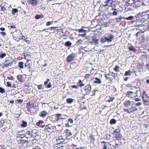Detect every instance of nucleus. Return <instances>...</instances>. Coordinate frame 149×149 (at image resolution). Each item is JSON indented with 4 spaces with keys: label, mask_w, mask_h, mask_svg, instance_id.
Segmentation results:
<instances>
[{
    "label": "nucleus",
    "mask_w": 149,
    "mask_h": 149,
    "mask_svg": "<svg viewBox=\"0 0 149 149\" xmlns=\"http://www.w3.org/2000/svg\"><path fill=\"white\" fill-rule=\"evenodd\" d=\"M30 86V85L29 82H26L24 85V87H29Z\"/></svg>",
    "instance_id": "obj_59"
},
{
    "label": "nucleus",
    "mask_w": 149,
    "mask_h": 149,
    "mask_svg": "<svg viewBox=\"0 0 149 149\" xmlns=\"http://www.w3.org/2000/svg\"><path fill=\"white\" fill-rule=\"evenodd\" d=\"M102 25L105 27H107V22H104L103 24H102Z\"/></svg>",
    "instance_id": "obj_57"
},
{
    "label": "nucleus",
    "mask_w": 149,
    "mask_h": 149,
    "mask_svg": "<svg viewBox=\"0 0 149 149\" xmlns=\"http://www.w3.org/2000/svg\"><path fill=\"white\" fill-rule=\"evenodd\" d=\"M86 30H84L83 29H78V32L79 33H86Z\"/></svg>",
    "instance_id": "obj_50"
},
{
    "label": "nucleus",
    "mask_w": 149,
    "mask_h": 149,
    "mask_svg": "<svg viewBox=\"0 0 149 149\" xmlns=\"http://www.w3.org/2000/svg\"><path fill=\"white\" fill-rule=\"evenodd\" d=\"M114 97H109V100H108L107 101L108 102H110L113 101V100L114 99Z\"/></svg>",
    "instance_id": "obj_53"
},
{
    "label": "nucleus",
    "mask_w": 149,
    "mask_h": 149,
    "mask_svg": "<svg viewBox=\"0 0 149 149\" xmlns=\"http://www.w3.org/2000/svg\"><path fill=\"white\" fill-rule=\"evenodd\" d=\"M145 38L143 35H141L139 38L138 41L139 44H141L145 41Z\"/></svg>",
    "instance_id": "obj_17"
},
{
    "label": "nucleus",
    "mask_w": 149,
    "mask_h": 149,
    "mask_svg": "<svg viewBox=\"0 0 149 149\" xmlns=\"http://www.w3.org/2000/svg\"><path fill=\"white\" fill-rule=\"evenodd\" d=\"M32 133V130L30 129L29 130H27L25 134V136L27 138H32V136L33 137L34 136H33Z\"/></svg>",
    "instance_id": "obj_14"
},
{
    "label": "nucleus",
    "mask_w": 149,
    "mask_h": 149,
    "mask_svg": "<svg viewBox=\"0 0 149 149\" xmlns=\"http://www.w3.org/2000/svg\"><path fill=\"white\" fill-rule=\"evenodd\" d=\"M101 142L102 143H105V144L103 146V148L102 149H107V145L105 144L106 142L104 141H102Z\"/></svg>",
    "instance_id": "obj_47"
},
{
    "label": "nucleus",
    "mask_w": 149,
    "mask_h": 149,
    "mask_svg": "<svg viewBox=\"0 0 149 149\" xmlns=\"http://www.w3.org/2000/svg\"><path fill=\"white\" fill-rule=\"evenodd\" d=\"M48 114L46 111H42L40 114V116L43 118H45L48 115Z\"/></svg>",
    "instance_id": "obj_23"
},
{
    "label": "nucleus",
    "mask_w": 149,
    "mask_h": 149,
    "mask_svg": "<svg viewBox=\"0 0 149 149\" xmlns=\"http://www.w3.org/2000/svg\"><path fill=\"white\" fill-rule=\"evenodd\" d=\"M24 41L26 42L27 43H30L31 42V40L28 38H26L24 39Z\"/></svg>",
    "instance_id": "obj_49"
},
{
    "label": "nucleus",
    "mask_w": 149,
    "mask_h": 149,
    "mask_svg": "<svg viewBox=\"0 0 149 149\" xmlns=\"http://www.w3.org/2000/svg\"><path fill=\"white\" fill-rule=\"evenodd\" d=\"M138 111V109L132 105L128 109L124 108L123 109V111L124 112H127V113L131 114L133 113L134 112Z\"/></svg>",
    "instance_id": "obj_5"
},
{
    "label": "nucleus",
    "mask_w": 149,
    "mask_h": 149,
    "mask_svg": "<svg viewBox=\"0 0 149 149\" xmlns=\"http://www.w3.org/2000/svg\"><path fill=\"white\" fill-rule=\"evenodd\" d=\"M124 17H122L121 16H120V17L116 18V19L117 22H119L121 21V19H124Z\"/></svg>",
    "instance_id": "obj_44"
},
{
    "label": "nucleus",
    "mask_w": 149,
    "mask_h": 149,
    "mask_svg": "<svg viewBox=\"0 0 149 149\" xmlns=\"http://www.w3.org/2000/svg\"><path fill=\"white\" fill-rule=\"evenodd\" d=\"M56 128L55 126H52L51 124H48L46 125L44 130L45 132H52Z\"/></svg>",
    "instance_id": "obj_8"
},
{
    "label": "nucleus",
    "mask_w": 149,
    "mask_h": 149,
    "mask_svg": "<svg viewBox=\"0 0 149 149\" xmlns=\"http://www.w3.org/2000/svg\"><path fill=\"white\" fill-rule=\"evenodd\" d=\"M55 115L56 116L55 118H56V121H58L59 119L62 118H61L62 116V114L61 113L55 114Z\"/></svg>",
    "instance_id": "obj_27"
},
{
    "label": "nucleus",
    "mask_w": 149,
    "mask_h": 149,
    "mask_svg": "<svg viewBox=\"0 0 149 149\" xmlns=\"http://www.w3.org/2000/svg\"><path fill=\"white\" fill-rule=\"evenodd\" d=\"M137 15L138 16V15L141 16V18L139 19V20L142 22H143L147 20L148 19V12H144L142 13H139Z\"/></svg>",
    "instance_id": "obj_3"
},
{
    "label": "nucleus",
    "mask_w": 149,
    "mask_h": 149,
    "mask_svg": "<svg viewBox=\"0 0 149 149\" xmlns=\"http://www.w3.org/2000/svg\"><path fill=\"white\" fill-rule=\"evenodd\" d=\"M50 118L51 120L52 121H57V120H56V118L55 116V114L51 116L50 117Z\"/></svg>",
    "instance_id": "obj_35"
},
{
    "label": "nucleus",
    "mask_w": 149,
    "mask_h": 149,
    "mask_svg": "<svg viewBox=\"0 0 149 149\" xmlns=\"http://www.w3.org/2000/svg\"><path fill=\"white\" fill-rule=\"evenodd\" d=\"M6 56V54L5 53L2 54L0 55V58H3Z\"/></svg>",
    "instance_id": "obj_54"
},
{
    "label": "nucleus",
    "mask_w": 149,
    "mask_h": 149,
    "mask_svg": "<svg viewBox=\"0 0 149 149\" xmlns=\"http://www.w3.org/2000/svg\"><path fill=\"white\" fill-rule=\"evenodd\" d=\"M120 130L119 129H117L113 132L115 138L117 140H119L122 138V135L120 134Z\"/></svg>",
    "instance_id": "obj_6"
},
{
    "label": "nucleus",
    "mask_w": 149,
    "mask_h": 149,
    "mask_svg": "<svg viewBox=\"0 0 149 149\" xmlns=\"http://www.w3.org/2000/svg\"><path fill=\"white\" fill-rule=\"evenodd\" d=\"M63 139L61 136H59L58 137V139H56V142H57L58 143H60L61 142H62V141H59L61 140H63Z\"/></svg>",
    "instance_id": "obj_34"
},
{
    "label": "nucleus",
    "mask_w": 149,
    "mask_h": 149,
    "mask_svg": "<svg viewBox=\"0 0 149 149\" xmlns=\"http://www.w3.org/2000/svg\"><path fill=\"white\" fill-rule=\"evenodd\" d=\"M26 108L27 109V111L29 112H31V109L34 108L35 107H34V104L32 102H31L29 101L26 104Z\"/></svg>",
    "instance_id": "obj_10"
},
{
    "label": "nucleus",
    "mask_w": 149,
    "mask_h": 149,
    "mask_svg": "<svg viewBox=\"0 0 149 149\" xmlns=\"http://www.w3.org/2000/svg\"><path fill=\"white\" fill-rule=\"evenodd\" d=\"M133 99H134L135 102H138V101H140V100H141L139 98H135Z\"/></svg>",
    "instance_id": "obj_62"
},
{
    "label": "nucleus",
    "mask_w": 149,
    "mask_h": 149,
    "mask_svg": "<svg viewBox=\"0 0 149 149\" xmlns=\"http://www.w3.org/2000/svg\"><path fill=\"white\" fill-rule=\"evenodd\" d=\"M141 96L143 104L146 105H148L149 104V97L145 91H144L143 92Z\"/></svg>",
    "instance_id": "obj_2"
},
{
    "label": "nucleus",
    "mask_w": 149,
    "mask_h": 149,
    "mask_svg": "<svg viewBox=\"0 0 149 149\" xmlns=\"http://www.w3.org/2000/svg\"><path fill=\"white\" fill-rule=\"evenodd\" d=\"M95 80L94 81V83L98 84H100L102 83V81L99 78L97 77H95Z\"/></svg>",
    "instance_id": "obj_26"
},
{
    "label": "nucleus",
    "mask_w": 149,
    "mask_h": 149,
    "mask_svg": "<svg viewBox=\"0 0 149 149\" xmlns=\"http://www.w3.org/2000/svg\"><path fill=\"white\" fill-rule=\"evenodd\" d=\"M18 10L16 8H13L12 9V15H14L15 13H17Z\"/></svg>",
    "instance_id": "obj_43"
},
{
    "label": "nucleus",
    "mask_w": 149,
    "mask_h": 149,
    "mask_svg": "<svg viewBox=\"0 0 149 149\" xmlns=\"http://www.w3.org/2000/svg\"><path fill=\"white\" fill-rule=\"evenodd\" d=\"M107 6H105L104 5H103L100 6L99 8V10L101 12V13H104L107 10V8H106Z\"/></svg>",
    "instance_id": "obj_19"
},
{
    "label": "nucleus",
    "mask_w": 149,
    "mask_h": 149,
    "mask_svg": "<svg viewBox=\"0 0 149 149\" xmlns=\"http://www.w3.org/2000/svg\"><path fill=\"white\" fill-rule=\"evenodd\" d=\"M17 101H18V103L21 104L23 102V100H22V99H19V100H17Z\"/></svg>",
    "instance_id": "obj_61"
},
{
    "label": "nucleus",
    "mask_w": 149,
    "mask_h": 149,
    "mask_svg": "<svg viewBox=\"0 0 149 149\" xmlns=\"http://www.w3.org/2000/svg\"><path fill=\"white\" fill-rule=\"evenodd\" d=\"M109 76L113 77L114 79H115L118 77V74L114 73L112 72H109L108 74H106L105 75V77L106 79H109L111 81L113 80V78H111L109 77Z\"/></svg>",
    "instance_id": "obj_7"
},
{
    "label": "nucleus",
    "mask_w": 149,
    "mask_h": 149,
    "mask_svg": "<svg viewBox=\"0 0 149 149\" xmlns=\"http://www.w3.org/2000/svg\"><path fill=\"white\" fill-rule=\"evenodd\" d=\"M66 101L68 104H70L73 102V100L72 98H68L66 100Z\"/></svg>",
    "instance_id": "obj_30"
},
{
    "label": "nucleus",
    "mask_w": 149,
    "mask_h": 149,
    "mask_svg": "<svg viewBox=\"0 0 149 149\" xmlns=\"http://www.w3.org/2000/svg\"><path fill=\"white\" fill-rule=\"evenodd\" d=\"M6 84H7V86H8V87H11V83H10V82L9 81H8L6 83Z\"/></svg>",
    "instance_id": "obj_63"
},
{
    "label": "nucleus",
    "mask_w": 149,
    "mask_h": 149,
    "mask_svg": "<svg viewBox=\"0 0 149 149\" xmlns=\"http://www.w3.org/2000/svg\"><path fill=\"white\" fill-rule=\"evenodd\" d=\"M28 2L29 4L32 5L33 6H35L38 4L37 0H28Z\"/></svg>",
    "instance_id": "obj_18"
},
{
    "label": "nucleus",
    "mask_w": 149,
    "mask_h": 149,
    "mask_svg": "<svg viewBox=\"0 0 149 149\" xmlns=\"http://www.w3.org/2000/svg\"><path fill=\"white\" fill-rule=\"evenodd\" d=\"M53 21L51 22H48L46 23V25L47 26H49L51 24V23H53Z\"/></svg>",
    "instance_id": "obj_60"
},
{
    "label": "nucleus",
    "mask_w": 149,
    "mask_h": 149,
    "mask_svg": "<svg viewBox=\"0 0 149 149\" xmlns=\"http://www.w3.org/2000/svg\"><path fill=\"white\" fill-rule=\"evenodd\" d=\"M116 120L112 118L110 120V123L111 124H115L116 123Z\"/></svg>",
    "instance_id": "obj_45"
},
{
    "label": "nucleus",
    "mask_w": 149,
    "mask_h": 149,
    "mask_svg": "<svg viewBox=\"0 0 149 149\" xmlns=\"http://www.w3.org/2000/svg\"><path fill=\"white\" fill-rule=\"evenodd\" d=\"M32 149H43L38 145H36L34 147H33Z\"/></svg>",
    "instance_id": "obj_48"
},
{
    "label": "nucleus",
    "mask_w": 149,
    "mask_h": 149,
    "mask_svg": "<svg viewBox=\"0 0 149 149\" xmlns=\"http://www.w3.org/2000/svg\"><path fill=\"white\" fill-rule=\"evenodd\" d=\"M6 123V121L4 120H2L0 121V127H2Z\"/></svg>",
    "instance_id": "obj_40"
},
{
    "label": "nucleus",
    "mask_w": 149,
    "mask_h": 149,
    "mask_svg": "<svg viewBox=\"0 0 149 149\" xmlns=\"http://www.w3.org/2000/svg\"><path fill=\"white\" fill-rule=\"evenodd\" d=\"M126 96L129 98H132L133 99L135 97L134 93L132 91H128L126 94Z\"/></svg>",
    "instance_id": "obj_13"
},
{
    "label": "nucleus",
    "mask_w": 149,
    "mask_h": 149,
    "mask_svg": "<svg viewBox=\"0 0 149 149\" xmlns=\"http://www.w3.org/2000/svg\"><path fill=\"white\" fill-rule=\"evenodd\" d=\"M126 86L130 88V89H132V86L130 84H128L126 85Z\"/></svg>",
    "instance_id": "obj_51"
},
{
    "label": "nucleus",
    "mask_w": 149,
    "mask_h": 149,
    "mask_svg": "<svg viewBox=\"0 0 149 149\" xmlns=\"http://www.w3.org/2000/svg\"><path fill=\"white\" fill-rule=\"evenodd\" d=\"M141 93V89L139 88L138 89L136 90V91L134 92V94L135 95V96H139L138 95L139 94H140Z\"/></svg>",
    "instance_id": "obj_29"
},
{
    "label": "nucleus",
    "mask_w": 149,
    "mask_h": 149,
    "mask_svg": "<svg viewBox=\"0 0 149 149\" xmlns=\"http://www.w3.org/2000/svg\"><path fill=\"white\" fill-rule=\"evenodd\" d=\"M44 17V16L43 15H36L35 17V18L36 19H38L40 18H42Z\"/></svg>",
    "instance_id": "obj_31"
},
{
    "label": "nucleus",
    "mask_w": 149,
    "mask_h": 149,
    "mask_svg": "<svg viewBox=\"0 0 149 149\" xmlns=\"http://www.w3.org/2000/svg\"><path fill=\"white\" fill-rule=\"evenodd\" d=\"M27 126V123L26 122L23 121L22 122V124L21 125L22 127H25Z\"/></svg>",
    "instance_id": "obj_37"
},
{
    "label": "nucleus",
    "mask_w": 149,
    "mask_h": 149,
    "mask_svg": "<svg viewBox=\"0 0 149 149\" xmlns=\"http://www.w3.org/2000/svg\"><path fill=\"white\" fill-rule=\"evenodd\" d=\"M121 7L119 6L118 7L116 8L115 6L114 8L112 7L111 10H110L109 12V15L111 16H116L119 13V12H121L122 11L121 9Z\"/></svg>",
    "instance_id": "obj_1"
},
{
    "label": "nucleus",
    "mask_w": 149,
    "mask_h": 149,
    "mask_svg": "<svg viewBox=\"0 0 149 149\" xmlns=\"http://www.w3.org/2000/svg\"><path fill=\"white\" fill-rule=\"evenodd\" d=\"M132 72L129 70L128 71H126L124 75L125 76H130Z\"/></svg>",
    "instance_id": "obj_33"
},
{
    "label": "nucleus",
    "mask_w": 149,
    "mask_h": 149,
    "mask_svg": "<svg viewBox=\"0 0 149 149\" xmlns=\"http://www.w3.org/2000/svg\"><path fill=\"white\" fill-rule=\"evenodd\" d=\"M64 133L65 134L66 138L72 135V134L70 132V131L68 129H66L64 131Z\"/></svg>",
    "instance_id": "obj_22"
},
{
    "label": "nucleus",
    "mask_w": 149,
    "mask_h": 149,
    "mask_svg": "<svg viewBox=\"0 0 149 149\" xmlns=\"http://www.w3.org/2000/svg\"><path fill=\"white\" fill-rule=\"evenodd\" d=\"M119 66L116 65L115 66L114 68H113V70L115 71L116 72H118L119 71Z\"/></svg>",
    "instance_id": "obj_36"
},
{
    "label": "nucleus",
    "mask_w": 149,
    "mask_h": 149,
    "mask_svg": "<svg viewBox=\"0 0 149 149\" xmlns=\"http://www.w3.org/2000/svg\"><path fill=\"white\" fill-rule=\"evenodd\" d=\"M21 142L23 144H25L26 145H27V144L29 143V141L28 140H24L22 139L21 140Z\"/></svg>",
    "instance_id": "obj_42"
},
{
    "label": "nucleus",
    "mask_w": 149,
    "mask_h": 149,
    "mask_svg": "<svg viewBox=\"0 0 149 149\" xmlns=\"http://www.w3.org/2000/svg\"><path fill=\"white\" fill-rule=\"evenodd\" d=\"M6 10V8L4 6H1V9H0V11H3V12H4V11Z\"/></svg>",
    "instance_id": "obj_56"
},
{
    "label": "nucleus",
    "mask_w": 149,
    "mask_h": 149,
    "mask_svg": "<svg viewBox=\"0 0 149 149\" xmlns=\"http://www.w3.org/2000/svg\"><path fill=\"white\" fill-rule=\"evenodd\" d=\"M84 39H79L77 40L75 44V46H80L84 44Z\"/></svg>",
    "instance_id": "obj_15"
},
{
    "label": "nucleus",
    "mask_w": 149,
    "mask_h": 149,
    "mask_svg": "<svg viewBox=\"0 0 149 149\" xmlns=\"http://www.w3.org/2000/svg\"><path fill=\"white\" fill-rule=\"evenodd\" d=\"M133 4L134 6L136 7H139L141 6L143 4L142 0H132Z\"/></svg>",
    "instance_id": "obj_9"
},
{
    "label": "nucleus",
    "mask_w": 149,
    "mask_h": 149,
    "mask_svg": "<svg viewBox=\"0 0 149 149\" xmlns=\"http://www.w3.org/2000/svg\"><path fill=\"white\" fill-rule=\"evenodd\" d=\"M92 41L91 42L93 43H95L97 44L98 43V40L95 37H92Z\"/></svg>",
    "instance_id": "obj_28"
},
{
    "label": "nucleus",
    "mask_w": 149,
    "mask_h": 149,
    "mask_svg": "<svg viewBox=\"0 0 149 149\" xmlns=\"http://www.w3.org/2000/svg\"><path fill=\"white\" fill-rule=\"evenodd\" d=\"M72 45V43L70 41H67L65 43V46L69 47Z\"/></svg>",
    "instance_id": "obj_39"
},
{
    "label": "nucleus",
    "mask_w": 149,
    "mask_h": 149,
    "mask_svg": "<svg viewBox=\"0 0 149 149\" xmlns=\"http://www.w3.org/2000/svg\"><path fill=\"white\" fill-rule=\"evenodd\" d=\"M77 84L78 86L81 87L84 85V84L82 83V81L81 80H79L78 82H77Z\"/></svg>",
    "instance_id": "obj_32"
},
{
    "label": "nucleus",
    "mask_w": 149,
    "mask_h": 149,
    "mask_svg": "<svg viewBox=\"0 0 149 149\" xmlns=\"http://www.w3.org/2000/svg\"><path fill=\"white\" fill-rule=\"evenodd\" d=\"M0 92L1 93H5V90L3 88L1 87H0Z\"/></svg>",
    "instance_id": "obj_52"
},
{
    "label": "nucleus",
    "mask_w": 149,
    "mask_h": 149,
    "mask_svg": "<svg viewBox=\"0 0 149 149\" xmlns=\"http://www.w3.org/2000/svg\"><path fill=\"white\" fill-rule=\"evenodd\" d=\"M75 57V55L74 54H71L67 57L66 59L67 62L68 63L72 62L74 60V58Z\"/></svg>",
    "instance_id": "obj_11"
},
{
    "label": "nucleus",
    "mask_w": 149,
    "mask_h": 149,
    "mask_svg": "<svg viewBox=\"0 0 149 149\" xmlns=\"http://www.w3.org/2000/svg\"><path fill=\"white\" fill-rule=\"evenodd\" d=\"M38 90H40L42 88V85H39L38 86Z\"/></svg>",
    "instance_id": "obj_64"
},
{
    "label": "nucleus",
    "mask_w": 149,
    "mask_h": 149,
    "mask_svg": "<svg viewBox=\"0 0 149 149\" xmlns=\"http://www.w3.org/2000/svg\"><path fill=\"white\" fill-rule=\"evenodd\" d=\"M23 64V62H20L18 63V67L21 69H22L24 68Z\"/></svg>",
    "instance_id": "obj_38"
},
{
    "label": "nucleus",
    "mask_w": 149,
    "mask_h": 149,
    "mask_svg": "<svg viewBox=\"0 0 149 149\" xmlns=\"http://www.w3.org/2000/svg\"><path fill=\"white\" fill-rule=\"evenodd\" d=\"M83 89L86 94H89L91 90V86L90 84H87L84 88Z\"/></svg>",
    "instance_id": "obj_12"
},
{
    "label": "nucleus",
    "mask_w": 149,
    "mask_h": 149,
    "mask_svg": "<svg viewBox=\"0 0 149 149\" xmlns=\"http://www.w3.org/2000/svg\"><path fill=\"white\" fill-rule=\"evenodd\" d=\"M113 37V35L112 34H110L107 37H103L101 38V42L102 43H104L106 41L108 42H111L112 40Z\"/></svg>",
    "instance_id": "obj_4"
},
{
    "label": "nucleus",
    "mask_w": 149,
    "mask_h": 149,
    "mask_svg": "<svg viewBox=\"0 0 149 149\" xmlns=\"http://www.w3.org/2000/svg\"><path fill=\"white\" fill-rule=\"evenodd\" d=\"M17 78L18 81L21 83L23 82L24 81V79L22 75L19 74L17 76Z\"/></svg>",
    "instance_id": "obj_20"
},
{
    "label": "nucleus",
    "mask_w": 149,
    "mask_h": 149,
    "mask_svg": "<svg viewBox=\"0 0 149 149\" xmlns=\"http://www.w3.org/2000/svg\"><path fill=\"white\" fill-rule=\"evenodd\" d=\"M90 138L94 141L95 140L94 136L93 135H91L90 136Z\"/></svg>",
    "instance_id": "obj_55"
},
{
    "label": "nucleus",
    "mask_w": 149,
    "mask_h": 149,
    "mask_svg": "<svg viewBox=\"0 0 149 149\" xmlns=\"http://www.w3.org/2000/svg\"><path fill=\"white\" fill-rule=\"evenodd\" d=\"M49 81L50 80L49 79H47V81H46L45 82H44L45 85V86H47V85Z\"/></svg>",
    "instance_id": "obj_58"
},
{
    "label": "nucleus",
    "mask_w": 149,
    "mask_h": 149,
    "mask_svg": "<svg viewBox=\"0 0 149 149\" xmlns=\"http://www.w3.org/2000/svg\"><path fill=\"white\" fill-rule=\"evenodd\" d=\"M133 17L132 16H130L127 18L124 17V19H127L128 20H131L133 18Z\"/></svg>",
    "instance_id": "obj_46"
},
{
    "label": "nucleus",
    "mask_w": 149,
    "mask_h": 149,
    "mask_svg": "<svg viewBox=\"0 0 149 149\" xmlns=\"http://www.w3.org/2000/svg\"><path fill=\"white\" fill-rule=\"evenodd\" d=\"M128 49L130 51H132L135 53L136 52V49L134 47V46H132V45H131L130 47H128Z\"/></svg>",
    "instance_id": "obj_25"
},
{
    "label": "nucleus",
    "mask_w": 149,
    "mask_h": 149,
    "mask_svg": "<svg viewBox=\"0 0 149 149\" xmlns=\"http://www.w3.org/2000/svg\"><path fill=\"white\" fill-rule=\"evenodd\" d=\"M125 107L128 108L129 106H130L131 102L129 100L126 101L123 104Z\"/></svg>",
    "instance_id": "obj_24"
},
{
    "label": "nucleus",
    "mask_w": 149,
    "mask_h": 149,
    "mask_svg": "<svg viewBox=\"0 0 149 149\" xmlns=\"http://www.w3.org/2000/svg\"><path fill=\"white\" fill-rule=\"evenodd\" d=\"M113 2L112 0H107L104 2L105 3V4L104 5L107 7L109 6V5H111Z\"/></svg>",
    "instance_id": "obj_21"
},
{
    "label": "nucleus",
    "mask_w": 149,
    "mask_h": 149,
    "mask_svg": "<svg viewBox=\"0 0 149 149\" xmlns=\"http://www.w3.org/2000/svg\"><path fill=\"white\" fill-rule=\"evenodd\" d=\"M13 61L11 62H10L9 59H6L5 61L4 64H3V66L4 67H8L9 66H10L13 64Z\"/></svg>",
    "instance_id": "obj_16"
},
{
    "label": "nucleus",
    "mask_w": 149,
    "mask_h": 149,
    "mask_svg": "<svg viewBox=\"0 0 149 149\" xmlns=\"http://www.w3.org/2000/svg\"><path fill=\"white\" fill-rule=\"evenodd\" d=\"M44 123V121L42 120H39L38 122H37L36 123V125L38 126H39L40 124L42 123Z\"/></svg>",
    "instance_id": "obj_41"
}]
</instances>
